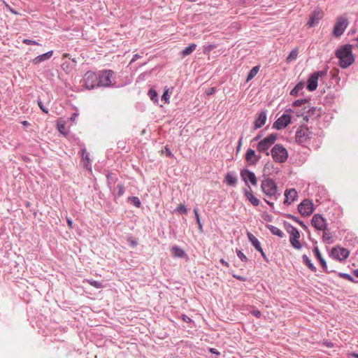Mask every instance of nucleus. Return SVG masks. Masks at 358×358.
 <instances>
[{
	"mask_svg": "<svg viewBox=\"0 0 358 358\" xmlns=\"http://www.w3.org/2000/svg\"><path fill=\"white\" fill-rule=\"evenodd\" d=\"M336 56L339 59V66L343 69L350 66L355 62L351 45L346 44L340 47L336 51Z\"/></svg>",
	"mask_w": 358,
	"mask_h": 358,
	"instance_id": "1",
	"label": "nucleus"
},
{
	"mask_svg": "<svg viewBox=\"0 0 358 358\" xmlns=\"http://www.w3.org/2000/svg\"><path fill=\"white\" fill-rule=\"evenodd\" d=\"M98 78V73L90 71H87L85 73L83 78V85L87 90H92L96 87H99Z\"/></svg>",
	"mask_w": 358,
	"mask_h": 358,
	"instance_id": "2",
	"label": "nucleus"
},
{
	"mask_svg": "<svg viewBox=\"0 0 358 358\" xmlns=\"http://www.w3.org/2000/svg\"><path fill=\"white\" fill-rule=\"evenodd\" d=\"M261 188L264 194L268 197H274L277 194V185L271 179H265L262 181Z\"/></svg>",
	"mask_w": 358,
	"mask_h": 358,
	"instance_id": "3",
	"label": "nucleus"
},
{
	"mask_svg": "<svg viewBox=\"0 0 358 358\" xmlns=\"http://www.w3.org/2000/svg\"><path fill=\"white\" fill-rule=\"evenodd\" d=\"M114 72L111 70H103L98 73L99 87H109L113 85Z\"/></svg>",
	"mask_w": 358,
	"mask_h": 358,
	"instance_id": "4",
	"label": "nucleus"
},
{
	"mask_svg": "<svg viewBox=\"0 0 358 358\" xmlns=\"http://www.w3.org/2000/svg\"><path fill=\"white\" fill-rule=\"evenodd\" d=\"M348 25V19L344 16H339L333 29V34L338 37L341 36Z\"/></svg>",
	"mask_w": 358,
	"mask_h": 358,
	"instance_id": "5",
	"label": "nucleus"
},
{
	"mask_svg": "<svg viewBox=\"0 0 358 358\" xmlns=\"http://www.w3.org/2000/svg\"><path fill=\"white\" fill-rule=\"evenodd\" d=\"M288 232L289 234V241L291 245L296 250L301 249V244L299 242L300 233L299 230L294 227H290Z\"/></svg>",
	"mask_w": 358,
	"mask_h": 358,
	"instance_id": "6",
	"label": "nucleus"
},
{
	"mask_svg": "<svg viewBox=\"0 0 358 358\" xmlns=\"http://www.w3.org/2000/svg\"><path fill=\"white\" fill-rule=\"evenodd\" d=\"M298 210L302 216H308L314 210L313 203L310 200H303L298 206Z\"/></svg>",
	"mask_w": 358,
	"mask_h": 358,
	"instance_id": "7",
	"label": "nucleus"
},
{
	"mask_svg": "<svg viewBox=\"0 0 358 358\" xmlns=\"http://www.w3.org/2000/svg\"><path fill=\"white\" fill-rule=\"evenodd\" d=\"M312 136V133L309 131L308 128L306 127H300L297 130L295 138L296 141L299 143H304Z\"/></svg>",
	"mask_w": 358,
	"mask_h": 358,
	"instance_id": "8",
	"label": "nucleus"
},
{
	"mask_svg": "<svg viewBox=\"0 0 358 358\" xmlns=\"http://www.w3.org/2000/svg\"><path fill=\"white\" fill-rule=\"evenodd\" d=\"M350 255L348 249L341 247L334 248L331 250V256L334 259L338 261L345 260Z\"/></svg>",
	"mask_w": 358,
	"mask_h": 358,
	"instance_id": "9",
	"label": "nucleus"
},
{
	"mask_svg": "<svg viewBox=\"0 0 358 358\" xmlns=\"http://www.w3.org/2000/svg\"><path fill=\"white\" fill-rule=\"evenodd\" d=\"M275 140L276 136L274 134H270L258 143V151L264 152L267 150L275 143Z\"/></svg>",
	"mask_w": 358,
	"mask_h": 358,
	"instance_id": "10",
	"label": "nucleus"
},
{
	"mask_svg": "<svg viewBox=\"0 0 358 358\" xmlns=\"http://www.w3.org/2000/svg\"><path fill=\"white\" fill-rule=\"evenodd\" d=\"M311 224L313 227H314L315 229L318 231L324 230L327 227V220L319 214H315L313 215L311 220Z\"/></svg>",
	"mask_w": 358,
	"mask_h": 358,
	"instance_id": "11",
	"label": "nucleus"
},
{
	"mask_svg": "<svg viewBox=\"0 0 358 358\" xmlns=\"http://www.w3.org/2000/svg\"><path fill=\"white\" fill-rule=\"evenodd\" d=\"M324 13L320 8H316L310 15L308 25L309 27H313L319 23L320 20L323 18Z\"/></svg>",
	"mask_w": 358,
	"mask_h": 358,
	"instance_id": "12",
	"label": "nucleus"
},
{
	"mask_svg": "<svg viewBox=\"0 0 358 358\" xmlns=\"http://www.w3.org/2000/svg\"><path fill=\"white\" fill-rule=\"evenodd\" d=\"M324 74H325V72H324V71H317V72L313 73L310 76V78L308 80L307 89L310 92L315 90L317 87V82H318L319 77L322 76Z\"/></svg>",
	"mask_w": 358,
	"mask_h": 358,
	"instance_id": "13",
	"label": "nucleus"
},
{
	"mask_svg": "<svg viewBox=\"0 0 358 358\" xmlns=\"http://www.w3.org/2000/svg\"><path fill=\"white\" fill-rule=\"evenodd\" d=\"M291 122V116L287 114H283L273 123V128L281 130L285 129Z\"/></svg>",
	"mask_w": 358,
	"mask_h": 358,
	"instance_id": "14",
	"label": "nucleus"
},
{
	"mask_svg": "<svg viewBox=\"0 0 358 358\" xmlns=\"http://www.w3.org/2000/svg\"><path fill=\"white\" fill-rule=\"evenodd\" d=\"M285 196L284 203L289 205L296 199L298 194L295 189H288L285 191Z\"/></svg>",
	"mask_w": 358,
	"mask_h": 358,
	"instance_id": "15",
	"label": "nucleus"
},
{
	"mask_svg": "<svg viewBox=\"0 0 358 358\" xmlns=\"http://www.w3.org/2000/svg\"><path fill=\"white\" fill-rule=\"evenodd\" d=\"M287 150L280 144L275 145L271 149V157H287Z\"/></svg>",
	"mask_w": 358,
	"mask_h": 358,
	"instance_id": "16",
	"label": "nucleus"
},
{
	"mask_svg": "<svg viewBox=\"0 0 358 358\" xmlns=\"http://www.w3.org/2000/svg\"><path fill=\"white\" fill-rule=\"evenodd\" d=\"M241 176L246 184H248V181H250L253 185H257V180L255 175L252 172L248 170H243L241 172Z\"/></svg>",
	"mask_w": 358,
	"mask_h": 358,
	"instance_id": "17",
	"label": "nucleus"
},
{
	"mask_svg": "<svg viewBox=\"0 0 358 358\" xmlns=\"http://www.w3.org/2000/svg\"><path fill=\"white\" fill-rule=\"evenodd\" d=\"M266 121V113L264 111H262L258 114L257 117L254 122V128L255 129L262 127Z\"/></svg>",
	"mask_w": 358,
	"mask_h": 358,
	"instance_id": "18",
	"label": "nucleus"
},
{
	"mask_svg": "<svg viewBox=\"0 0 358 358\" xmlns=\"http://www.w3.org/2000/svg\"><path fill=\"white\" fill-rule=\"evenodd\" d=\"M53 55V51L50 50L44 54L38 55L32 59V63L35 65L39 64L40 63L49 59Z\"/></svg>",
	"mask_w": 358,
	"mask_h": 358,
	"instance_id": "19",
	"label": "nucleus"
},
{
	"mask_svg": "<svg viewBox=\"0 0 358 358\" xmlns=\"http://www.w3.org/2000/svg\"><path fill=\"white\" fill-rule=\"evenodd\" d=\"M245 196L254 206H257L259 204V200L253 195L250 189L245 190Z\"/></svg>",
	"mask_w": 358,
	"mask_h": 358,
	"instance_id": "20",
	"label": "nucleus"
},
{
	"mask_svg": "<svg viewBox=\"0 0 358 358\" xmlns=\"http://www.w3.org/2000/svg\"><path fill=\"white\" fill-rule=\"evenodd\" d=\"M247 236L248 237L249 241L251 242L257 251L262 252V247L258 239L250 232H248Z\"/></svg>",
	"mask_w": 358,
	"mask_h": 358,
	"instance_id": "21",
	"label": "nucleus"
},
{
	"mask_svg": "<svg viewBox=\"0 0 358 358\" xmlns=\"http://www.w3.org/2000/svg\"><path fill=\"white\" fill-rule=\"evenodd\" d=\"M171 253L175 257H184L185 256V251L177 245H174L171 248Z\"/></svg>",
	"mask_w": 358,
	"mask_h": 358,
	"instance_id": "22",
	"label": "nucleus"
},
{
	"mask_svg": "<svg viewBox=\"0 0 358 358\" xmlns=\"http://www.w3.org/2000/svg\"><path fill=\"white\" fill-rule=\"evenodd\" d=\"M322 231H323V235H322L323 241L327 243H329V244L332 243H333L332 234L329 231V230L327 229V227L325 228V229L322 230Z\"/></svg>",
	"mask_w": 358,
	"mask_h": 358,
	"instance_id": "23",
	"label": "nucleus"
},
{
	"mask_svg": "<svg viewBox=\"0 0 358 358\" xmlns=\"http://www.w3.org/2000/svg\"><path fill=\"white\" fill-rule=\"evenodd\" d=\"M196 45L195 43H192L188 47L185 48L182 52L181 55L182 57H185L189 55L193 51L196 50Z\"/></svg>",
	"mask_w": 358,
	"mask_h": 358,
	"instance_id": "24",
	"label": "nucleus"
},
{
	"mask_svg": "<svg viewBox=\"0 0 358 358\" xmlns=\"http://www.w3.org/2000/svg\"><path fill=\"white\" fill-rule=\"evenodd\" d=\"M303 263L313 272L316 271V267L312 264L310 259L306 255L302 256Z\"/></svg>",
	"mask_w": 358,
	"mask_h": 358,
	"instance_id": "25",
	"label": "nucleus"
},
{
	"mask_svg": "<svg viewBox=\"0 0 358 358\" xmlns=\"http://www.w3.org/2000/svg\"><path fill=\"white\" fill-rule=\"evenodd\" d=\"M225 181L228 185L235 186L237 178L231 173H227L225 177Z\"/></svg>",
	"mask_w": 358,
	"mask_h": 358,
	"instance_id": "26",
	"label": "nucleus"
},
{
	"mask_svg": "<svg viewBox=\"0 0 358 358\" xmlns=\"http://www.w3.org/2000/svg\"><path fill=\"white\" fill-rule=\"evenodd\" d=\"M268 228L272 234L276 235L280 238L283 237V236H284L283 232L278 227L273 226V225H269V226H268Z\"/></svg>",
	"mask_w": 358,
	"mask_h": 358,
	"instance_id": "27",
	"label": "nucleus"
},
{
	"mask_svg": "<svg viewBox=\"0 0 358 358\" xmlns=\"http://www.w3.org/2000/svg\"><path fill=\"white\" fill-rule=\"evenodd\" d=\"M298 54H299V50H298V48H296L294 50H292L291 51V52L289 54V55L287 56V57L286 59L287 62L289 63V62L295 60L297 58Z\"/></svg>",
	"mask_w": 358,
	"mask_h": 358,
	"instance_id": "28",
	"label": "nucleus"
},
{
	"mask_svg": "<svg viewBox=\"0 0 358 358\" xmlns=\"http://www.w3.org/2000/svg\"><path fill=\"white\" fill-rule=\"evenodd\" d=\"M259 71V66H254L249 72L247 77V82L251 80L257 74Z\"/></svg>",
	"mask_w": 358,
	"mask_h": 358,
	"instance_id": "29",
	"label": "nucleus"
},
{
	"mask_svg": "<svg viewBox=\"0 0 358 358\" xmlns=\"http://www.w3.org/2000/svg\"><path fill=\"white\" fill-rule=\"evenodd\" d=\"M304 87V83L301 82L299 83L291 91L290 94L293 96H297L299 92L302 90Z\"/></svg>",
	"mask_w": 358,
	"mask_h": 358,
	"instance_id": "30",
	"label": "nucleus"
},
{
	"mask_svg": "<svg viewBox=\"0 0 358 358\" xmlns=\"http://www.w3.org/2000/svg\"><path fill=\"white\" fill-rule=\"evenodd\" d=\"M86 282L90 284L91 286L94 287L96 288H102L103 287L101 282L93 280H87Z\"/></svg>",
	"mask_w": 358,
	"mask_h": 358,
	"instance_id": "31",
	"label": "nucleus"
},
{
	"mask_svg": "<svg viewBox=\"0 0 358 358\" xmlns=\"http://www.w3.org/2000/svg\"><path fill=\"white\" fill-rule=\"evenodd\" d=\"M129 199L130 200L131 203L137 208H139L141 206V201L137 196H131L129 197Z\"/></svg>",
	"mask_w": 358,
	"mask_h": 358,
	"instance_id": "32",
	"label": "nucleus"
},
{
	"mask_svg": "<svg viewBox=\"0 0 358 358\" xmlns=\"http://www.w3.org/2000/svg\"><path fill=\"white\" fill-rule=\"evenodd\" d=\"M178 213L182 214H186L187 213V210L184 204L180 203L176 210Z\"/></svg>",
	"mask_w": 358,
	"mask_h": 358,
	"instance_id": "33",
	"label": "nucleus"
},
{
	"mask_svg": "<svg viewBox=\"0 0 358 358\" xmlns=\"http://www.w3.org/2000/svg\"><path fill=\"white\" fill-rule=\"evenodd\" d=\"M148 94L151 99V100L156 101L157 98V93L155 90H150L148 92Z\"/></svg>",
	"mask_w": 358,
	"mask_h": 358,
	"instance_id": "34",
	"label": "nucleus"
},
{
	"mask_svg": "<svg viewBox=\"0 0 358 358\" xmlns=\"http://www.w3.org/2000/svg\"><path fill=\"white\" fill-rule=\"evenodd\" d=\"M236 253L238 257L241 259L242 262H247L248 258L241 251V250H236Z\"/></svg>",
	"mask_w": 358,
	"mask_h": 358,
	"instance_id": "35",
	"label": "nucleus"
},
{
	"mask_svg": "<svg viewBox=\"0 0 358 358\" xmlns=\"http://www.w3.org/2000/svg\"><path fill=\"white\" fill-rule=\"evenodd\" d=\"M313 253L317 259L322 258L320 250L317 247H315L313 249Z\"/></svg>",
	"mask_w": 358,
	"mask_h": 358,
	"instance_id": "36",
	"label": "nucleus"
},
{
	"mask_svg": "<svg viewBox=\"0 0 358 358\" xmlns=\"http://www.w3.org/2000/svg\"><path fill=\"white\" fill-rule=\"evenodd\" d=\"M307 102V100L306 99H300V100H296L294 102V106H301L302 104L305 103Z\"/></svg>",
	"mask_w": 358,
	"mask_h": 358,
	"instance_id": "37",
	"label": "nucleus"
},
{
	"mask_svg": "<svg viewBox=\"0 0 358 358\" xmlns=\"http://www.w3.org/2000/svg\"><path fill=\"white\" fill-rule=\"evenodd\" d=\"M57 129L59 132L64 133V130L65 129V124L64 123L57 122Z\"/></svg>",
	"mask_w": 358,
	"mask_h": 358,
	"instance_id": "38",
	"label": "nucleus"
},
{
	"mask_svg": "<svg viewBox=\"0 0 358 358\" xmlns=\"http://www.w3.org/2000/svg\"><path fill=\"white\" fill-rule=\"evenodd\" d=\"M169 96L168 95V90H166L162 96V100H164L165 101V103H169Z\"/></svg>",
	"mask_w": 358,
	"mask_h": 358,
	"instance_id": "39",
	"label": "nucleus"
},
{
	"mask_svg": "<svg viewBox=\"0 0 358 358\" xmlns=\"http://www.w3.org/2000/svg\"><path fill=\"white\" fill-rule=\"evenodd\" d=\"M117 188H118L117 195H118V196H120L124 194V187L122 185H118Z\"/></svg>",
	"mask_w": 358,
	"mask_h": 358,
	"instance_id": "40",
	"label": "nucleus"
},
{
	"mask_svg": "<svg viewBox=\"0 0 358 358\" xmlns=\"http://www.w3.org/2000/svg\"><path fill=\"white\" fill-rule=\"evenodd\" d=\"M22 42L27 45H38V44L36 41L29 40V39H24Z\"/></svg>",
	"mask_w": 358,
	"mask_h": 358,
	"instance_id": "41",
	"label": "nucleus"
},
{
	"mask_svg": "<svg viewBox=\"0 0 358 358\" xmlns=\"http://www.w3.org/2000/svg\"><path fill=\"white\" fill-rule=\"evenodd\" d=\"M320 263V265L322 266V268L323 269H327V263L325 262V260L322 258L318 259Z\"/></svg>",
	"mask_w": 358,
	"mask_h": 358,
	"instance_id": "42",
	"label": "nucleus"
},
{
	"mask_svg": "<svg viewBox=\"0 0 358 358\" xmlns=\"http://www.w3.org/2000/svg\"><path fill=\"white\" fill-rule=\"evenodd\" d=\"M89 159L90 158L86 157V158H83V159H82L83 165L85 166L88 169H90V168H88Z\"/></svg>",
	"mask_w": 358,
	"mask_h": 358,
	"instance_id": "43",
	"label": "nucleus"
},
{
	"mask_svg": "<svg viewBox=\"0 0 358 358\" xmlns=\"http://www.w3.org/2000/svg\"><path fill=\"white\" fill-rule=\"evenodd\" d=\"M255 155V151L252 149H249L247 151L245 157H252Z\"/></svg>",
	"mask_w": 358,
	"mask_h": 358,
	"instance_id": "44",
	"label": "nucleus"
},
{
	"mask_svg": "<svg viewBox=\"0 0 358 358\" xmlns=\"http://www.w3.org/2000/svg\"><path fill=\"white\" fill-rule=\"evenodd\" d=\"M341 275L343 276V278H345V279H346L348 280L353 281V279H352V276L350 275H349V274L345 273V274H342Z\"/></svg>",
	"mask_w": 358,
	"mask_h": 358,
	"instance_id": "45",
	"label": "nucleus"
},
{
	"mask_svg": "<svg viewBox=\"0 0 358 358\" xmlns=\"http://www.w3.org/2000/svg\"><path fill=\"white\" fill-rule=\"evenodd\" d=\"M251 313L257 317H259L261 316V313L259 310H254L251 312Z\"/></svg>",
	"mask_w": 358,
	"mask_h": 358,
	"instance_id": "46",
	"label": "nucleus"
},
{
	"mask_svg": "<svg viewBox=\"0 0 358 358\" xmlns=\"http://www.w3.org/2000/svg\"><path fill=\"white\" fill-rule=\"evenodd\" d=\"M194 215H195V217H196V222H199L201 220H200L199 215V213H198V210L196 208H194Z\"/></svg>",
	"mask_w": 358,
	"mask_h": 358,
	"instance_id": "47",
	"label": "nucleus"
},
{
	"mask_svg": "<svg viewBox=\"0 0 358 358\" xmlns=\"http://www.w3.org/2000/svg\"><path fill=\"white\" fill-rule=\"evenodd\" d=\"M323 343L327 348H331L334 347V344L331 342H330V341H326Z\"/></svg>",
	"mask_w": 358,
	"mask_h": 358,
	"instance_id": "48",
	"label": "nucleus"
},
{
	"mask_svg": "<svg viewBox=\"0 0 358 358\" xmlns=\"http://www.w3.org/2000/svg\"><path fill=\"white\" fill-rule=\"evenodd\" d=\"M38 106L40 107V108H41L43 112H45V113H48V111L46 109H45V108L43 107V104H42V102H41V101H39L38 102Z\"/></svg>",
	"mask_w": 358,
	"mask_h": 358,
	"instance_id": "49",
	"label": "nucleus"
},
{
	"mask_svg": "<svg viewBox=\"0 0 358 358\" xmlns=\"http://www.w3.org/2000/svg\"><path fill=\"white\" fill-rule=\"evenodd\" d=\"M3 3L5 4L6 7L13 13H15L16 14L17 13L15 12L11 8L10 6L5 1H3Z\"/></svg>",
	"mask_w": 358,
	"mask_h": 358,
	"instance_id": "50",
	"label": "nucleus"
},
{
	"mask_svg": "<svg viewBox=\"0 0 358 358\" xmlns=\"http://www.w3.org/2000/svg\"><path fill=\"white\" fill-rule=\"evenodd\" d=\"M141 56L138 55V54H136L134 55V57L132 58V59L131 60V62H135L136 59H138V58H140Z\"/></svg>",
	"mask_w": 358,
	"mask_h": 358,
	"instance_id": "51",
	"label": "nucleus"
},
{
	"mask_svg": "<svg viewBox=\"0 0 358 358\" xmlns=\"http://www.w3.org/2000/svg\"><path fill=\"white\" fill-rule=\"evenodd\" d=\"M287 159V158H282V157H280V158H275V161H276L277 162H279V163H283V162H285V159Z\"/></svg>",
	"mask_w": 358,
	"mask_h": 358,
	"instance_id": "52",
	"label": "nucleus"
},
{
	"mask_svg": "<svg viewBox=\"0 0 358 358\" xmlns=\"http://www.w3.org/2000/svg\"><path fill=\"white\" fill-rule=\"evenodd\" d=\"M62 67L65 71L69 70V64H68L63 63L62 65Z\"/></svg>",
	"mask_w": 358,
	"mask_h": 358,
	"instance_id": "53",
	"label": "nucleus"
},
{
	"mask_svg": "<svg viewBox=\"0 0 358 358\" xmlns=\"http://www.w3.org/2000/svg\"><path fill=\"white\" fill-rule=\"evenodd\" d=\"M210 352L213 353V354L220 355V352H217V350L215 349V348H210Z\"/></svg>",
	"mask_w": 358,
	"mask_h": 358,
	"instance_id": "54",
	"label": "nucleus"
},
{
	"mask_svg": "<svg viewBox=\"0 0 358 358\" xmlns=\"http://www.w3.org/2000/svg\"><path fill=\"white\" fill-rule=\"evenodd\" d=\"M182 320L185 322H190L191 319L186 315H182Z\"/></svg>",
	"mask_w": 358,
	"mask_h": 358,
	"instance_id": "55",
	"label": "nucleus"
},
{
	"mask_svg": "<svg viewBox=\"0 0 358 358\" xmlns=\"http://www.w3.org/2000/svg\"><path fill=\"white\" fill-rule=\"evenodd\" d=\"M220 262L225 266L228 267L229 266V263L227 262L226 261H224L223 259H222L220 260Z\"/></svg>",
	"mask_w": 358,
	"mask_h": 358,
	"instance_id": "56",
	"label": "nucleus"
},
{
	"mask_svg": "<svg viewBox=\"0 0 358 358\" xmlns=\"http://www.w3.org/2000/svg\"><path fill=\"white\" fill-rule=\"evenodd\" d=\"M215 92V88L212 87L211 89H210V90L207 92V94L210 95V94H213Z\"/></svg>",
	"mask_w": 358,
	"mask_h": 358,
	"instance_id": "57",
	"label": "nucleus"
},
{
	"mask_svg": "<svg viewBox=\"0 0 358 358\" xmlns=\"http://www.w3.org/2000/svg\"><path fill=\"white\" fill-rule=\"evenodd\" d=\"M67 223H68L69 227L71 228L72 227V221L70 219H67Z\"/></svg>",
	"mask_w": 358,
	"mask_h": 358,
	"instance_id": "58",
	"label": "nucleus"
},
{
	"mask_svg": "<svg viewBox=\"0 0 358 358\" xmlns=\"http://www.w3.org/2000/svg\"><path fill=\"white\" fill-rule=\"evenodd\" d=\"M85 152H86V150L85 149L81 150V151H80L81 156L84 157V155L85 154Z\"/></svg>",
	"mask_w": 358,
	"mask_h": 358,
	"instance_id": "59",
	"label": "nucleus"
},
{
	"mask_svg": "<svg viewBox=\"0 0 358 358\" xmlns=\"http://www.w3.org/2000/svg\"><path fill=\"white\" fill-rule=\"evenodd\" d=\"M264 200L270 206L273 207L274 206V203L273 202H270V201H267L266 199H264Z\"/></svg>",
	"mask_w": 358,
	"mask_h": 358,
	"instance_id": "60",
	"label": "nucleus"
},
{
	"mask_svg": "<svg viewBox=\"0 0 358 358\" xmlns=\"http://www.w3.org/2000/svg\"><path fill=\"white\" fill-rule=\"evenodd\" d=\"M262 256L264 257V259H266V256L265 255V253L264 252L263 250L262 249V252H260Z\"/></svg>",
	"mask_w": 358,
	"mask_h": 358,
	"instance_id": "61",
	"label": "nucleus"
},
{
	"mask_svg": "<svg viewBox=\"0 0 358 358\" xmlns=\"http://www.w3.org/2000/svg\"><path fill=\"white\" fill-rule=\"evenodd\" d=\"M353 274L358 278V269L353 271Z\"/></svg>",
	"mask_w": 358,
	"mask_h": 358,
	"instance_id": "62",
	"label": "nucleus"
},
{
	"mask_svg": "<svg viewBox=\"0 0 358 358\" xmlns=\"http://www.w3.org/2000/svg\"><path fill=\"white\" fill-rule=\"evenodd\" d=\"M166 153L167 155H171V151L167 148H166Z\"/></svg>",
	"mask_w": 358,
	"mask_h": 358,
	"instance_id": "63",
	"label": "nucleus"
},
{
	"mask_svg": "<svg viewBox=\"0 0 358 358\" xmlns=\"http://www.w3.org/2000/svg\"><path fill=\"white\" fill-rule=\"evenodd\" d=\"M351 356H352V357H354L355 358H358V354H357V353H352Z\"/></svg>",
	"mask_w": 358,
	"mask_h": 358,
	"instance_id": "64",
	"label": "nucleus"
}]
</instances>
